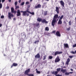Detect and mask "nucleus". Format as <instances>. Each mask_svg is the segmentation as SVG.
<instances>
[{
	"label": "nucleus",
	"mask_w": 76,
	"mask_h": 76,
	"mask_svg": "<svg viewBox=\"0 0 76 76\" xmlns=\"http://www.w3.org/2000/svg\"><path fill=\"white\" fill-rule=\"evenodd\" d=\"M58 20V14L55 15L53 18V20L52 22V25L53 26H54L55 23L57 22V21Z\"/></svg>",
	"instance_id": "1"
},
{
	"label": "nucleus",
	"mask_w": 76,
	"mask_h": 76,
	"mask_svg": "<svg viewBox=\"0 0 76 76\" xmlns=\"http://www.w3.org/2000/svg\"><path fill=\"white\" fill-rule=\"evenodd\" d=\"M63 17H64V15H62L61 16L58 23V24L59 25H61V24H62V21H61V20H62L63 18Z\"/></svg>",
	"instance_id": "2"
},
{
	"label": "nucleus",
	"mask_w": 76,
	"mask_h": 76,
	"mask_svg": "<svg viewBox=\"0 0 76 76\" xmlns=\"http://www.w3.org/2000/svg\"><path fill=\"white\" fill-rule=\"evenodd\" d=\"M63 53V52L61 51L59 52L58 51H56L55 52L54 54L53 55L54 56H56V55H58V54H61Z\"/></svg>",
	"instance_id": "3"
},
{
	"label": "nucleus",
	"mask_w": 76,
	"mask_h": 76,
	"mask_svg": "<svg viewBox=\"0 0 76 76\" xmlns=\"http://www.w3.org/2000/svg\"><path fill=\"white\" fill-rule=\"evenodd\" d=\"M8 18L10 19H11V18H12V17H14V15L12 14V13L9 12L8 13Z\"/></svg>",
	"instance_id": "4"
},
{
	"label": "nucleus",
	"mask_w": 76,
	"mask_h": 76,
	"mask_svg": "<svg viewBox=\"0 0 76 76\" xmlns=\"http://www.w3.org/2000/svg\"><path fill=\"white\" fill-rule=\"evenodd\" d=\"M60 61V59L59 56H58L55 59V63H57L58 62H59Z\"/></svg>",
	"instance_id": "5"
},
{
	"label": "nucleus",
	"mask_w": 76,
	"mask_h": 76,
	"mask_svg": "<svg viewBox=\"0 0 76 76\" xmlns=\"http://www.w3.org/2000/svg\"><path fill=\"white\" fill-rule=\"evenodd\" d=\"M30 69L29 68L26 70L24 72L25 75H28V73L30 72Z\"/></svg>",
	"instance_id": "6"
},
{
	"label": "nucleus",
	"mask_w": 76,
	"mask_h": 76,
	"mask_svg": "<svg viewBox=\"0 0 76 76\" xmlns=\"http://www.w3.org/2000/svg\"><path fill=\"white\" fill-rule=\"evenodd\" d=\"M14 10V8L13 7H12L11 8V12L12 13H15V14H16V11Z\"/></svg>",
	"instance_id": "7"
},
{
	"label": "nucleus",
	"mask_w": 76,
	"mask_h": 76,
	"mask_svg": "<svg viewBox=\"0 0 76 76\" xmlns=\"http://www.w3.org/2000/svg\"><path fill=\"white\" fill-rule=\"evenodd\" d=\"M28 11V10L26 11H21L20 12L21 13H23V16H26V13H27V11Z\"/></svg>",
	"instance_id": "8"
},
{
	"label": "nucleus",
	"mask_w": 76,
	"mask_h": 76,
	"mask_svg": "<svg viewBox=\"0 0 76 76\" xmlns=\"http://www.w3.org/2000/svg\"><path fill=\"white\" fill-rule=\"evenodd\" d=\"M5 1V0H2V3H3ZM1 0H0V9H1L2 8V4L1 3Z\"/></svg>",
	"instance_id": "9"
},
{
	"label": "nucleus",
	"mask_w": 76,
	"mask_h": 76,
	"mask_svg": "<svg viewBox=\"0 0 76 76\" xmlns=\"http://www.w3.org/2000/svg\"><path fill=\"white\" fill-rule=\"evenodd\" d=\"M35 58H40V55L39 53H37L35 56Z\"/></svg>",
	"instance_id": "10"
},
{
	"label": "nucleus",
	"mask_w": 76,
	"mask_h": 76,
	"mask_svg": "<svg viewBox=\"0 0 76 76\" xmlns=\"http://www.w3.org/2000/svg\"><path fill=\"white\" fill-rule=\"evenodd\" d=\"M21 14L20 13V10H18L17 11V16H19Z\"/></svg>",
	"instance_id": "11"
},
{
	"label": "nucleus",
	"mask_w": 76,
	"mask_h": 76,
	"mask_svg": "<svg viewBox=\"0 0 76 76\" xmlns=\"http://www.w3.org/2000/svg\"><path fill=\"white\" fill-rule=\"evenodd\" d=\"M18 64L17 63H13V64L11 65V68H12L13 67V66H14V67H16L18 66Z\"/></svg>",
	"instance_id": "12"
},
{
	"label": "nucleus",
	"mask_w": 76,
	"mask_h": 76,
	"mask_svg": "<svg viewBox=\"0 0 76 76\" xmlns=\"http://www.w3.org/2000/svg\"><path fill=\"white\" fill-rule=\"evenodd\" d=\"M42 23H48V21H47L45 19H42L41 21Z\"/></svg>",
	"instance_id": "13"
},
{
	"label": "nucleus",
	"mask_w": 76,
	"mask_h": 76,
	"mask_svg": "<svg viewBox=\"0 0 76 76\" xmlns=\"http://www.w3.org/2000/svg\"><path fill=\"white\" fill-rule=\"evenodd\" d=\"M56 35L58 37H60L61 34H60V31H57L56 33Z\"/></svg>",
	"instance_id": "14"
},
{
	"label": "nucleus",
	"mask_w": 76,
	"mask_h": 76,
	"mask_svg": "<svg viewBox=\"0 0 76 76\" xmlns=\"http://www.w3.org/2000/svg\"><path fill=\"white\" fill-rule=\"evenodd\" d=\"M41 7V5L40 4H38L37 6H35V9H38V8H40Z\"/></svg>",
	"instance_id": "15"
},
{
	"label": "nucleus",
	"mask_w": 76,
	"mask_h": 76,
	"mask_svg": "<svg viewBox=\"0 0 76 76\" xmlns=\"http://www.w3.org/2000/svg\"><path fill=\"white\" fill-rule=\"evenodd\" d=\"M60 3L63 7H64V3L63 1H60Z\"/></svg>",
	"instance_id": "16"
},
{
	"label": "nucleus",
	"mask_w": 76,
	"mask_h": 76,
	"mask_svg": "<svg viewBox=\"0 0 76 76\" xmlns=\"http://www.w3.org/2000/svg\"><path fill=\"white\" fill-rule=\"evenodd\" d=\"M55 11L56 12L57 14H58L59 13V8L57 7H56Z\"/></svg>",
	"instance_id": "17"
},
{
	"label": "nucleus",
	"mask_w": 76,
	"mask_h": 76,
	"mask_svg": "<svg viewBox=\"0 0 76 76\" xmlns=\"http://www.w3.org/2000/svg\"><path fill=\"white\" fill-rule=\"evenodd\" d=\"M61 72H62L63 73H65V72H67V70L66 69H63V68H62L61 69Z\"/></svg>",
	"instance_id": "18"
},
{
	"label": "nucleus",
	"mask_w": 76,
	"mask_h": 76,
	"mask_svg": "<svg viewBox=\"0 0 76 76\" xmlns=\"http://www.w3.org/2000/svg\"><path fill=\"white\" fill-rule=\"evenodd\" d=\"M52 73L53 75H55V76H56V75H57V74L58 73V72L57 71H55V72L54 71V72H52Z\"/></svg>",
	"instance_id": "19"
},
{
	"label": "nucleus",
	"mask_w": 76,
	"mask_h": 76,
	"mask_svg": "<svg viewBox=\"0 0 76 76\" xmlns=\"http://www.w3.org/2000/svg\"><path fill=\"white\" fill-rule=\"evenodd\" d=\"M27 12H28V13H30V14H31V15H34V14H35V13H34V12H31L28 10H27Z\"/></svg>",
	"instance_id": "20"
},
{
	"label": "nucleus",
	"mask_w": 76,
	"mask_h": 76,
	"mask_svg": "<svg viewBox=\"0 0 76 76\" xmlns=\"http://www.w3.org/2000/svg\"><path fill=\"white\" fill-rule=\"evenodd\" d=\"M64 47H65V48H69V45H68V44L67 43L66 44H64Z\"/></svg>",
	"instance_id": "21"
},
{
	"label": "nucleus",
	"mask_w": 76,
	"mask_h": 76,
	"mask_svg": "<svg viewBox=\"0 0 76 76\" xmlns=\"http://www.w3.org/2000/svg\"><path fill=\"white\" fill-rule=\"evenodd\" d=\"M37 21L38 22H41V20H42V19L40 18H38L37 19Z\"/></svg>",
	"instance_id": "22"
},
{
	"label": "nucleus",
	"mask_w": 76,
	"mask_h": 76,
	"mask_svg": "<svg viewBox=\"0 0 76 76\" xmlns=\"http://www.w3.org/2000/svg\"><path fill=\"white\" fill-rule=\"evenodd\" d=\"M34 25L35 26H38L39 25V23H37L34 24Z\"/></svg>",
	"instance_id": "23"
},
{
	"label": "nucleus",
	"mask_w": 76,
	"mask_h": 76,
	"mask_svg": "<svg viewBox=\"0 0 76 76\" xmlns=\"http://www.w3.org/2000/svg\"><path fill=\"white\" fill-rule=\"evenodd\" d=\"M45 30L47 31H49V28H48V27H46L45 28Z\"/></svg>",
	"instance_id": "24"
},
{
	"label": "nucleus",
	"mask_w": 76,
	"mask_h": 76,
	"mask_svg": "<svg viewBox=\"0 0 76 76\" xmlns=\"http://www.w3.org/2000/svg\"><path fill=\"white\" fill-rule=\"evenodd\" d=\"M46 58H47V55H45L44 56H43V60H45Z\"/></svg>",
	"instance_id": "25"
},
{
	"label": "nucleus",
	"mask_w": 76,
	"mask_h": 76,
	"mask_svg": "<svg viewBox=\"0 0 76 76\" xmlns=\"http://www.w3.org/2000/svg\"><path fill=\"white\" fill-rule=\"evenodd\" d=\"M60 70H61V68H57V72H60Z\"/></svg>",
	"instance_id": "26"
},
{
	"label": "nucleus",
	"mask_w": 76,
	"mask_h": 76,
	"mask_svg": "<svg viewBox=\"0 0 76 76\" xmlns=\"http://www.w3.org/2000/svg\"><path fill=\"white\" fill-rule=\"evenodd\" d=\"M70 27H69V28H66V30L68 31H70Z\"/></svg>",
	"instance_id": "27"
},
{
	"label": "nucleus",
	"mask_w": 76,
	"mask_h": 76,
	"mask_svg": "<svg viewBox=\"0 0 76 76\" xmlns=\"http://www.w3.org/2000/svg\"><path fill=\"white\" fill-rule=\"evenodd\" d=\"M39 40H37V41H35L34 42V44H37V43H38V42H39Z\"/></svg>",
	"instance_id": "28"
},
{
	"label": "nucleus",
	"mask_w": 76,
	"mask_h": 76,
	"mask_svg": "<svg viewBox=\"0 0 76 76\" xmlns=\"http://www.w3.org/2000/svg\"><path fill=\"white\" fill-rule=\"evenodd\" d=\"M53 58V57L52 56H49V59H52Z\"/></svg>",
	"instance_id": "29"
},
{
	"label": "nucleus",
	"mask_w": 76,
	"mask_h": 76,
	"mask_svg": "<svg viewBox=\"0 0 76 76\" xmlns=\"http://www.w3.org/2000/svg\"><path fill=\"white\" fill-rule=\"evenodd\" d=\"M27 76H34V75L33 74H28Z\"/></svg>",
	"instance_id": "30"
},
{
	"label": "nucleus",
	"mask_w": 76,
	"mask_h": 76,
	"mask_svg": "<svg viewBox=\"0 0 76 76\" xmlns=\"http://www.w3.org/2000/svg\"><path fill=\"white\" fill-rule=\"evenodd\" d=\"M69 74L70 73H69V72H66L65 74V75H69Z\"/></svg>",
	"instance_id": "31"
},
{
	"label": "nucleus",
	"mask_w": 76,
	"mask_h": 76,
	"mask_svg": "<svg viewBox=\"0 0 76 76\" xmlns=\"http://www.w3.org/2000/svg\"><path fill=\"white\" fill-rule=\"evenodd\" d=\"M24 4H25V2H23L20 4V5L21 6H23V5H24Z\"/></svg>",
	"instance_id": "32"
},
{
	"label": "nucleus",
	"mask_w": 76,
	"mask_h": 76,
	"mask_svg": "<svg viewBox=\"0 0 76 76\" xmlns=\"http://www.w3.org/2000/svg\"><path fill=\"white\" fill-rule=\"evenodd\" d=\"M70 61V58H68L67 59V62H69Z\"/></svg>",
	"instance_id": "33"
},
{
	"label": "nucleus",
	"mask_w": 76,
	"mask_h": 76,
	"mask_svg": "<svg viewBox=\"0 0 76 76\" xmlns=\"http://www.w3.org/2000/svg\"><path fill=\"white\" fill-rule=\"evenodd\" d=\"M1 19H4V15H1Z\"/></svg>",
	"instance_id": "34"
},
{
	"label": "nucleus",
	"mask_w": 76,
	"mask_h": 76,
	"mask_svg": "<svg viewBox=\"0 0 76 76\" xmlns=\"http://www.w3.org/2000/svg\"><path fill=\"white\" fill-rule=\"evenodd\" d=\"M69 25L70 26L72 25V22H71V21H69Z\"/></svg>",
	"instance_id": "35"
},
{
	"label": "nucleus",
	"mask_w": 76,
	"mask_h": 76,
	"mask_svg": "<svg viewBox=\"0 0 76 76\" xmlns=\"http://www.w3.org/2000/svg\"><path fill=\"white\" fill-rule=\"evenodd\" d=\"M15 6H17V4H18V2H17V1H15Z\"/></svg>",
	"instance_id": "36"
},
{
	"label": "nucleus",
	"mask_w": 76,
	"mask_h": 76,
	"mask_svg": "<svg viewBox=\"0 0 76 76\" xmlns=\"http://www.w3.org/2000/svg\"><path fill=\"white\" fill-rule=\"evenodd\" d=\"M72 47H73V48H75V47H76V44L73 45H72Z\"/></svg>",
	"instance_id": "37"
},
{
	"label": "nucleus",
	"mask_w": 76,
	"mask_h": 76,
	"mask_svg": "<svg viewBox=\"0 0 76 76\" xmlns=\"http://www.w3.org/2000/svg\"><path fill=\"white\" fill-rule=\"evenodd\" d=\"M16 8H15V10H17V9H19V6H15Z\"/></svg>",
	"instance_id": "38"
},
{
	"label": "nucleus",
	"mask_w": 76,
	"mask_h": 76,
	"mask_svg": "<svg viewBox=\"0 0 76 76\" xmlns=\"http://www.w3.org/2000/svg\"><path fill=\"white\" fill-rule=\"evenodd\" d=\"M37 73H38V74H40V71H39L37 70Z\"/></svg>",
	"instance_id": "39"
},
{
	"label": "nucleus",
	"mask_w": 76,
	"mask_h": 76,
	"mask_svg": "<svg viewBox=\"0 0 76 76\" xmlns=\"http://www.w3.org/2000/svg\"><path fill=\"white\" fill-rule=\"evenodd\" d=\"M46 4H47V2H46L45 3H44V5H43V7H45V6H46Z\"/></svg>",
	"instance_id": "40"
},
{
	"label": "nucleus",
	"mask_w": 76,
	"mask_h": 76,
	"mask_svg": "<svg viewBox=\"0 0 76 76\" xmlns=\"http://www.w3.org/2000/svg\"><path fill=\"white\" fill-rule=\"evenodd\" d=\"M69 62H67L66 61V64H67V65H69Z\"/></svg>",
	"instance_id": "41"
},
{
	"label": "nucleus",
	"mask_w": 76,
	"mask_h": 76,
	"mask_svg": "<svg viewBox=\"0 0 76 76\" xmlns=\"http://www.w3.org/2000/svg\"><path fill=\"white\" fill-rule=\"evenodd\" d=\"M71 53H72V54H75V52H74L73 51L71 52Z\"/></svg>",
	"instance_id": "42"
},
{
	"label": "nucleus",
	"mask_w": 76,
	"mask_h": 76,
	"mask_svg": "<svg viewBox=\"0 0 76 76\" xmlns=\"http://www.w3.org/2000/svg\"><path fill=\"white\" fill-rule=\"evenodd\" d=\"M29 3V2H26V4H28Z\"/></svg>",
	"instance_id": "43"
},
{
	"label": "nucleus",
	"mask_w": 76,
	"mask_h": 76,
	"mask_svg": "<svg viewBox=\"0 0 76 76\" xmlns=\"http://www.w3.org/2000/svg\"><path fill=\"white\" fill-rule=\"evenodd\" d=\"M26 15H27V16H29V14L26 13Z\"/></svg>",
	"instance_id": "44"
},
{
	"label": "nucleus",
	"mask_w": 76,
	"mask_h": 76,
	"mask_svg": "<svg viewBox=\"0 0 76 76\" xmlns=\"http://www.w3.org/2000/svg\"><path fill=\"white\" fill-rule=\"evenodd\" d=\"M6 9H9V6L7 7H6Z\"/></svg>",
	"instance_id": "45"
},
{
	"label": "nucleus",
	"mask_w": 76,
	"mask_h": 76,
	"mask_svg": "<svg viewBox=\"0 0 76 76\" xmlns=\"http://www.w3.org/2000/svg\"><path fill=\"white\" fill-rule=\"evenodd\" d=\"M69 57L72 58L73 57V56H69Z\"/></svg>",
	"instance_id": "46"
},
{
	"label": "nucleus",
	"mask_w": 76,
	"mask_h": 76,
	"mask_svg": "<svg viewBox=\"0 0 76 76\" xmlns=\"http://www.w3.org/2000/svg\"><path fill=\"white\" fill-rule=\"evenodd\" d=\"M47 12H45L44 13V15H47Z\"/></svg>",
	"instance_id": "47"
},
{
	"label": "nucleus",
	"mask_w": 76,
	"mask_h": 76,
	"mask_svg": "<svg viewBox=\"0 0 76 76\" xmlns=\"http://www.w3.org/2000/svg\"><path fill=\"white\" fill-rule=\"evenodd\" d=\"M56 76H61V75H60L59 74H58L56 75Z\"/></svg>",
	"instance_id": "48"
},
{
	"label": "nucleus",
	"mask_w": 76,
	"mask_h": 76,
	"mask_svg": "<svg viewBox=\"0 0 76 76\" xmlns=\"http://www.w3.org/2000/svg\"><path fill=\"white\" fill-rule=\"evenodd\" d=\"M18 2L19 3H20L21 2V0H19Z\"/></svg>",
	"instance_id": "49"
},
{
	"label": "nucleus",
	"mask_w": 76,
	"mask_h": 76,
	"mask_svg": "<svg viewBox=\"0 0 76 76\" xmlns=\"http://www.w3.org/2000/svg\"><path fill=\"white\" fill-rule=\"evenodd\" d=\"M1 26H2V24L0 23V28L1 27Z\"/></svg>",
	"instance_id": "50"
},
{
	"label": "nucleus",
	"mask_w": 76,
	"mask_h": 76,
	"mask_svg": "<svg viewBox=\"0 0 76 76\" xmlns=\"http://www.w3.org/2000/svg\"><path fill=\"white\" fill-rule=\"evenodd\" d=\"M73 73V72H69V74H72V73Z\"/></svg>",
	"instance_id": "51"
},
{
	"label": "nucleus",
	"mask_w": 76,
	"mask_h": 76,
	"mask_svg": "<svg viewBox=\"0 0 76 76\" xmlns=\"http://www.w3.org/2000/svg\"><path fill=\"white\" fill-rule=\"evenodd\" d=\"M64 23L65 24H66V22L65 21H64Z\"/></svg>",
	"instance_id": "52"
},
{
	"label": "nucleus",
	"mask_w": 76,
	"mask_h": 76,
	"mask_svg": "<svg viewBox=\"0 0 76 76\" xmlns=\"http://www.w3.org/2000/svg\"><path fill=\"white\" fill-rule=\"evenodd\" d=\"M47 63V61H44V63Z\"/></svg>",
	"instance_id": "53"
},
{
	"label": "nucleus",
	"mask_w": 76,
	"mask_h": 76,
	"mask_svg": "<svg viewBox=\"0 0 76 76\" xmlns=\"http://www.w3.org/2000/svg\"><path fill=\"white\" fill-rule=\"evenodd\" d=\"M62 63L64 65V62H62Z\"/></svg>",
	"instance_id": "54"
},
{
	"label": "nucleus",
	"mask_w": 76,
	"mask_h": 76,
	"mask_svg": "<svg viewBox=\"0 0 76 76\" xmlns=\"http://www.w3.org/2000/svg\"><path fill=\"white\" fill-rule=\"evenodd\" d=\"M12 0H8V1H9V2H11V1Z\"/></svg>",
	"instance_id": "55"
},
{
	"label": "nucleus",
	"mask_w": 76,
	"mask_h": 76,
	"mask_svg": "<svg viewBox=\"0 0 76 76\" xmlns=\"http://www.w3.org/2000/svg\"><path fill=\"white\" fill-rule=\"evenodd\" d=\"M13 20H16V18H14Z\"/></svg>",
	"instance_id": "56"
},
{
	"label": "nucleus",
	"mask_w": 76,
	"mask_h": 76,
	"mask_svg": "<svg viewBox=\"0 0 76 76\" xmlns=\"http://www.w3.org/2000/svg\"><path fill=\"white\" fill-rule=\"evenodd\" d=\"M70 70H71V71H73V70L72 69H71Z\"/></svg>",
	"instance_id": "57"
},
{
	"label": "nucleus",
	"mask_w": 76,
	"mask_h": 76,
	"mask_svg": "<svg viewBox=\"0 0 76 76\" xmlns=\"http://www.w3.org/2000/svg\"><path fill=\"white\" fill-rule=\"evenodd\" d=\"M33 1V0H30V1L31 2V1Z\"/></svg>",
	"instance_id": "58"
},
{
	"label": "nucleus",
	"mask_w": 76,
	"mask_h": 76,
	"mask_svg": "<svg viewBox=\"0 0 76 76\" xmlns=\"http://www.w3.org/2000/svg\"><path fill=\"white\" fill-rule=\"evenodd\" d=\"M46 1H48L50 0H45Z\"/></svg>",
	"instance_id": "59"
},
{
	"label": "nucleus",
	"mask_w": 76,
	"mask_h": 76,
	"mask_svg": "<svg viewBox=\"0 0 76 76\" xmlns=\"http://www.w3.org/2000/svg\"><path fill=\"white\" fill-rule=\"evenodd\" d=\"M36 71H37V70H38V69H36Z\"/></svg>",
	"instance_id": "60"
},
{
	"label": "nucleus",
	"mask_w": 76,
	"mask_h": 76,
	"mask_svg": "<svg viewBox=\"0 0 76 76\" xmlns=\"http://www.w3.org/2000/svg\"><path fill=\"white\" fill-rule=\"evenodd\" d=\"M63 68H66V66L63 67Z\"/></svg>",
	"instance_id": "61"
},
{
	"label": "nucleus",
	"mask_w": 76,
	"mask_h": 76,
	"mask_svg": "<svg viewBox=\"0 0 76 76\" xmlns=\"http://www.w3.org/2000/svg\"><path fill=\"white\" fill-rule=\"evenodd\" d=\"M47 76H50V75H47Z\"/></svg>",
	"instance_id": "62"
},
{
	"label": "nucleus",
	"mask_w": 76,
	"mask_h": 76,
	"mask_svg": "<svg viewBox=\"0 0 76 76\" xmlns=\"http://www.w3.org/2000/svg\"><path fill=\"white\" fill-rule=\"evenodd\" d=\"M75 20H76V18H75Z\"/></svg>",
	"instance_id": "63"
},
{
	"label": "nucleus",
	"mask_w": 76,
	"mask_h": 76,
	"mask_svg": "<svg viewBox=\"0 0 76 76\" xmlns=\"http://www.w3.org/2000/svg\"><path fill=\"white\" fill-rule=\"evenodd\" d=\"M75 22L76 23V20H75Z\"/></svg>",
	"instance_id": "64"
}]
</instances>
